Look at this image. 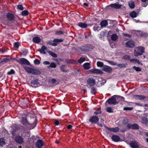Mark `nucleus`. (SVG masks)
I'll use <instances>...</instances> for the list:
<instances>
[{"instance_id": "49530a36", "label": "nucleus", "mask_w": 148, "mask_h": 148, "mask_svg": "<svg viewBox=\"0 0 148 148\" xmlns=\"http://www.w3.org/2000/svg\"><path fill=\"white\" fill-rule=\"evenodd\" d=\"M107 112L109 113L113 112V110L112 108L110 107H108L106 109Z\"/></svg>"}, {"instance_id": "ea45409f", "label": "nucleus", "mask_w": 148, "mask_h": 148, "mask_svg": "<svg viewBox=\"0 0 148 148\" xmlns=\"http://www.w3.org/2000/svg\"><path fill=\"white\" fill-rule=\"evenodd\" d=\"M52 42L53 41L52 40H50L47 42V44H49L54 46H56L57 45V43L54 42L53 43Z\"/></svg>"}, {"instance_id": "7c9ffc66", "label": "nucleus", "mask_w": 148, "mask_h": 148, "mask_svg": "<svg viewBox=\"0 0 148 148\" xmlns=\"http://www.w3.org/2000/svg\"><path fill=\"white\" fill-rule=\"evenodd\" d=\"M130 15L132 18H135L137 16V14L135 11H133L130 13Z\"/></svg>"}, {"instance_id": "338daca9", "label": "nucleus", "mask_w": 148, "mask_h": 148, "mask_svg": "<svg viewBox=\"0 0 148 148\" xmlns=\"http://www.w3.org/2000/svg\"><path fill=\"white\" fill-rule=\"evenodd\" d=\"M137 59H130V62L134 63V62H136Z\"/></svg>"}, {"instance_id": "a211bd4d", "label": "nucleus", "mask_w": 148, "mask_h": 148, "mask_svg": "<svg viewBox=\"0 0 148 148\" xmlns=\"http://www.w3.org/2000/svg\"><path fill=\"white\" fill-rule=\"evenodd\" d=\"M36 146L38 148H42L44 145V143L42 140H38L35 144Z\"/></svg>"}, {"instance_id": "ddd939ff", "label": "nucleus", "mask_w": 148, "mask_h": 148, "mask_svg": "<svg viewBox=\"0 0 148 148\" xmlns=\"http://www.w3.org/2000/svg\"><path fill=\"white\" fill-rule=\"evenodd\" d=\"M122 5H121L118 3H112L107 6V8L109 9H110V8H112L116 9H119L121 8Z\"/></svg>"}, {"instance_id": "a19ab883", "label": "nucleus", "mask_w": 148, "mask_h": 148, "mask_svg": "<svg viewBox=\"0 0 148 148\" xmlns=\"http://www.w3.org/2000/svg\"><path fill=\"white\" fill-rule=\"evenodd\" d=\"M97 89L94 87H92L91 88V93L94 95H95L96 93Z\"/></svg>"}, {"instance_id": "79ce46f5", "label": "nucleus", "mask_w": 148, "mask_h": 148, "mask_svg": "<svg viewBox=\"0 0 148 148\" xmlns=\"http://www.w3.org/2000/svg\"><path fill=\"white\" fill-rule=\"evenodd\" d=\"M101 111L100 108H98L96 111L94 112V114L96 115H97L98 114H101Z\"/></svg>"}, {"instance_id": "a878e982", "label": "nucleus", "mask_w": 148, "mask_h": 148, "mask_svg": "<svg viewBox=\"0 0 148 148\" xmlns=\"http://www.w3.org/2000/svg\"><path fill=\"white\" fill-rule=\"evenodd\" d=\"M77 25L82 28H86L88 27V25L87 24L82 22L79 23Z\"/></svg>"}, {"instance_id": "c9c22d12", "label": "nucleus", "mask_w": 148, "mask_h": 148, "mask_svg": "<svg viewBox=\"0 0 148 148\" xmlns=\"http://www.w3.org/2000/svg\"><path fill=\"white\" fill-rule=\"evenodd\" d=\"M56 67V65L54 62H51L49 66H47L48 68H55Z\"/></svg>"}, {"instance_id": "8fccbe9b", "label": "nucleus", "mask_w": 148, "mask_h": 148, "mask_svg": "<svg viewBox=\"0 0 148 148\" xmlns=\"http://www.w3.org/2000/svg\"><path fill=\"white\" fill-rule=\"evenodd\" d=\"M15 72L14 71L13 69H11L10 71H9L7 72V74L8 75H11L14 74Z\"/></svg>"}, {"instance_id": "a18cd8bd", "label": "nucleus", "mask_w": 148, "mask_h": 148, "mask_svg": "<svg viewBox=\"0 0 148 148\" xmlns=\"http://www.w3.org/2000/svg\"><path fill=\"white\" fill-rule=\"evenodd\" d=\"M97 66L99 67H103L104 65L103 62L100 61H98L97 62Z\"/></svg>"}, {"instance_id": "603ef678", "label": "nucleus", "mask_w": 148, "mask_h": 148, "mask_svg": "<svg viewBox=\"0 0 148 148\" xmlns=\"http://www.w3.org/2000/svg\"><path fill=\"white\" fill-rule=\"evenodd\" d=\"M14 45L15 47L18 48L20 45V43L19 42H16L14 43Z\"/></svg>"}, {"instance_id": "0e129e2a", "label": "nucleus", "mask_w": 148, "mask_h": 148, "mask_svg": "<svg viewBox=\"0 0 148 148\" xmlns=\"http://www.w3.org/2000/svg\"><path fill=\"white\" fill-rule=\"evenodd\" d=\"M28 53V51L27 50H26V49H25V50H24L23 52V55L24 56H26L27 55V54Z\"/></svg>"}, {"instance_id": "aec40b11", "label": "nucleus", "mask_w": 148, "mask_h": 148, "mask_svg": "<svg viewBox=\"0 0 148 148\" xmlns=\"http://www.w3.org/2000/svg\"><path fill=\"white\" fill-rule=\"evenodd\" d=\"M6 18L10 21H12L14 20L15 16L13 14L11 13H8L5 16Z\"/></svg>"}, {"instance_id": "20e7f679", "label": "nucleus", "mask_w": 148, "mask_h": 148, "mask_svg": "<svg viewBox=\"0 0 148 148\" xmlns=\"http://www.w3.org/2000/svg\"><path fill=\"white\" fill-rule=\"evenodd\" d=\"M145 51V48L143 47H136L134 50V53L135 56L142 55Z\"/></svg>"}, {"instance_id": "f3484780", "label": "nucleus", "mask_w": 148, "mask_h": 148, "mask_svg": "<svg viewBox=\"0 0 148 148\" xmlns=\"http://www.w3.org/2000/svg\"><path fill=\"white\" fill-rule=\"evenodd\" d=\"M104 127L108 130L110 131L113 132H117L119 130V128L118 127H116L114 128L109 127L105 125H104Z\"/></svg>"}, {"instance_id": "f704fd0d", "label": "nucleus", "mask_w": 148, "mask_h": 148, "mask_svg": "<svg viewBox=\"0 0 148 148\" xmlns=\"http://www.w3.org/2000/svg\"><path fill=\"white\" fill-rule=\"evenodd\" d=\"M142 122L143 123L147 125L148 124V119L145 117H143L142 119Z\"/></svg>"}, {"instance_id": "c03bdc74", "label": "nucleus", "mask_w": 148, "mask_h": 148, "mask_svg": "<svg viewBox=\"0 0 148 148\" xmlns=\"http://www.w3.org/2000/svg\"><path fill=\"white\" fill-rule=\"evenodd\" d=\"M122 59L123 60H130V56H129L125 55L123 57Z\"/></svg>"}, {"instance_id": "c756f323", "label": "nucleus", "mask_w": 148, "mask_h": 148, "mask_svg": "<svg viewBox=\"0 0 148 148\" xmlns=\"http://www.w3.org/2000/svg\"><path fill=\"white\" fill-rule=\"evenodd\" d=\"M129 6L132 9H134L135 7V4L134 2L131 1L129 2Z\"/></svg>"}, {"instance_id": "2eb2a0df", "label": "nucleus", "mask_w": 148, "mask_h": 148, "mask_svg": "<svg viewBox=\"0 0 148 148\" xmlns=\"http://www.w3.org/2000/svg\"><path fill=\"white\" fill-rule=\"evenodd\" d=\"M14 140L17 143L21 144L24 142V138L18 135L15 137Z\"/></svg>"}, {"instance_id": "bb28decb", "label": "nucleus", "mask_w": 148, "mask_h": 148, "mask_svg": "<svg viewBox=\"0 0 148 148\" xmlns=\"http://www.w3.org/2000/svg\"><path fill=\"white\" fill-rule=\"evenodd\" d=\"M83 66L84 69L86 70H88L91 67L90 63L88 62H86L84 64Z\"/></svg>"}, {"instance_id": "1a4fd4ad", "label": "nucleus", "mask_w": 148, "mask_h": 148, "mask_svg": "<svg viewBox=\"0 0 148 148\" xmlns=\"http://www.w3.org/2000/svg\"><path fill=\"white\" fill-rule=\"evenodd\" d=\"M116 96L114 95L112 96L111 98L109 99L106 101V102L110 104H113L116 105L119 103L118 101H116Z\"/></svg>"}, {"instance_id": "bf43d9fd", "label": "nucleus", "mask_w": 148, "mask_h": 148, "mask_svg": "<svg viewBox=\"0 0 148 148\" xmlns=\"http://www.w3.org/2000/svg\"><path fill=\"white\" fill-rule=\"evenodd\" d=\"M128 122V119L127 118H124L123 121V123L124 125H125L127 124Z\"/></svg>"}, {"instance_id": "4be33fe9", "label": "nucleus", "mask_w": 148, "mask_h": 148, "mask_svg": "<svg viewBox=\"0 0 148 148\" xmlns=\"http://www.w3.org/2000/svg\"><path fill=\"white\" fill-rule=\"evenodd\" d=\"M112 140L114 142H118L120 141L121 138L119 136L116 135H113L111 137Z\"/></svg>"}, {"instance_id": "f257e3e1", "label": "nucleus", "mask_w": 148, "mask_h": 148, "mask_svg": "<svg viewBox=\"0 0 148 148\" xmlns=\"http://www.w3.org/2000/svg\"><path fill=\"white\" fill-rule=\"evenodd\" d=\"M12 131L11 134L13 136L16 135L17 132L18 131L22 132L25 130L24 127L19 124H13L12 126Z\"/></svg>"}, {"instance_id": "864d4df0", "label": "nucleus", "mask_w": 148, "mask_h": 148, "mask_svg": "<svg viewBox=\"0 0 148 148\" xmlns=\"http://www.w3.org/2000/svg\"><path fill=\"white\" fill-rule=\"evenodd\" d=\"M133 109V107H126L123 108V110H131Z\"/></svg>"}, {"instance_id": "4468645a", "label": "nucleus", "mask_w": 148, "mask_h": 148, "mask_svg": "<svg viewBox=\"0 0 148 148\" xmlns=\"http://www.w3.org/2000/svg\"><path fill=\"white\" fill-rule=\"evenodd\" d=\"M21 123L24 125L27 126V128L29 129V122L27 120L26 117H22Z\"/></svg>"}, {"instance_id": "13d9d810", "label": "nucleus", "mask_w": 148, "mask_h": 148, "mask_svg": "<svg viewBox=\"0 0 148 148\" xmlns=\"http://www.w3.org/2000/svg\"><path fill=\"white\" fill-rule=\"evenodd\" d=\"M108 62L111 65H116L117 63L112 61H108Z\"/></svg>"}, {"instance_id": "37998d69", "label": "nucleus", "mask_w": 148, "mask_h": 148, "mask_svg": "<svg viewBox=\"0 0 148 148\" xmlns=\"http://www.w3.org/2000/svg\"><path fill=\"white\" fill-rule=\"evenodd\" d=\"M29 12L27 10H25L22 11L21 12V14L23 16H26L28 15Z\"/></svg>"}, {"instance_id": "69168bd1", "label": "nucleus", "mask_w": 148, "mask_h": 148, "mask_svg": "<svg viewBox=\"0 0 148 148\" xmlns=\"http://www.w3.org/2000/svg\"><path fill=\"white\" fill-rule=\"evenodd\" d=\"M97 32H99V31H100V30H101V29H102L101 26L100 27L98 26V25L97 24Z\"/></svg>"}, {"instance_id": "f8f14e48", "label": "nucleus", "mask_w": 148, "mask_h": 148, "mask_svg": "<svg viewBox=\"0 0 148 148\" xmlns=\"http://www.w3.org/2000/svg\"><path fill=\"white\" fill-rule=\"evenodd\" d=\"M16 61L21 65L26 64L29 65L30 63L26 59L23 58H21L19 60H16Z\"/></svg>"}, {"instance_id": "412c9836", "label": "nucleus", "mask_w": 148, "mask_h": 148, "mask_svg": "<svg viewBox=\"0 0 148 148\" xmlns=\"http://www.w3.org/2000/svg\"><path fill=\"white\" fill-rule=\"evenodd\" d=\"M106 82V80L103 79L101 78H99L98 79L97 84L99 87L102 86Z\"/></svg>"}, {"instance_id": "72a5a7b5", "label": "nucleus", "mask_w": 148, "mask_h": 148, "mask_svg": "<svg viewBox=\"0 0 148 148\" xmlns=\"http://www.w3.org/2000/svg\"><path fill=\"white\" fill-rule=\"evenodd\" d=\"M10 59L9 58H3L0 61V63H2L3 62H10Z\"/></svg>"}, {"instance_id": "6e6d98bb", "label": "nucleus", "mask_w": 148, "mask_h": 148, "mask_svg": "<svg viewBox=\"0 0 148 148\" xmlns=\"http://www.w3.org/2000/svg\"><path fill=\"white\" fill-rule=\"evenodd\" d=\"M17 8L20 10H23L24 9L23 6L22 5L20 4H19L17 5Z\"/></svg>"}, {"instance_id": "473e14b6", "label": "nucleus", "mask_w": 148, "mask_h": 148, "mask_svg": "<svg viewBox=\"0 0 148 148\" xmlns=\"http://www.w3.org/2000/svg\"><path fill=\"white\" fill-rule=\"evenodd\" d=\"M5 144V142L4 138H0V146L3 147Z\"/></svg>"}, {"instance_id": "c85d7f7f", "label": "nucleus", "mask_w": 148, "mask_h": 148, "mask_svg": "<svg viewBox=\"0 0 148 148\" xmlns=\"http://www.w3.org/2000/svg\"><path fill=\"white\" fill-rule=\"evenodd\" d=\"M65 62L68 64H76L77 63V61L74 60L66 59Z\"/></svg>"}, {"instance_id": "423d86ee", "label": "nucleus", "mask_w": 148, "mask_h": 148, "mask_svg": "<svg viewBox=\"0 0 148 148\" xmlns=\"http://www.w3.org/2000/svg\"><path fill=\"white\" fill-rule=\"evenodd\" d=\"M40 80L36 78H34L32 80L31 82V86L34 88H36L40 86L41 84H40Z\"/></svg>"}, {"instance_id": "de8ad7c7", "label": "nucleus", "mask_w": 148, "mask_h": 148, "mask_svg": "<svg viewBox=\"0 0 148 148\" xmlns=\"http://www.w3.org/2000/svg\"><path fill=\"white\" fill-rule=\"evenodd\" d=\"M49 53L53 58H56L57 57V55L56 53L51 51H50Z\"/></svg>"}, {"instance_id": "cd10ccee", "label": "nucleus", "mask_w": 148, "mask_h": 148, "mask_svg": "<svg viewBox=\"0 0 148 148\" xmlns=\"http://www.w3.org/2000/svg\"><path fill=\"white\" fill-rule=\"evenodd\" d=\"M41 41V39L38 36H36L34 37L33 39V42L36 43H38L40 42Z\"/></svg>"}, {"instance_id": "5701e85b", "label": "nucleus", "mask_w": 148, "mask_h": 148, "mask_svg": "<svg viewBox=\"0 0 148 148\" xmlns=\"http://www.w3.org/2000/svg\"><path fill=\"white\" fill-rule=\"evenodd\" d=\"M89 71L92 73L97 74H101L102 73L100 70L96 69H91Z\"/></svg>"}, {"instance_id": "9d476101", "label": "nucleus", "mask_w": 148, "mask_h": 148, "mask_svg": "<svg viewBox=\"0 0 148 148\" xmlns=\"http://www.w3.org/2000/svg\"><path fill=\"white\" fill-rule=\"evenodd\" d=\"M99 117L96 116H93L90 117L89 121L92 124L97 123L99 121Z\"/></svg>"}, {"instance_id": "09e8293b", "label": "nucleus", "mask_w": 148, "mask_h": 148, "mask_svg": "<svg viewBox=\"0 0 148 148\" xmlns=\"http://www.w3.org/2000/svg\"><path fill=\"white\" fill-rule=\"evenodd\" d=\"M86 59L85 58L81 57L78 60V62L79 63H81L85 61Z\"/></svg>"}, {"instance_id": "6ab92c4d", "label": "nucleus", "mask_w": 148, "mask_h": 148, "mask_svg": "<svg viewBox=\"0 0 148 148\" xmlns=\"http://www.w3.org/2000/svg\"><path fill=\"white\" fill-rule=\"evenodd\" d=\"M102 70L108 73H111L112 71V68L109 66L104 65L102 68Z\"/></svg>"}, {"instance_id": "9b49d317", "label": "nucleus", "mask_w": 148, "mask_h": 148, "mask_svg": "<svg viewBox=\"0 0 148 148\" xmlns=\"http://www.w3.org/2000/svg\"><path fill=\"white\" fill-rule=\"evenodd\" d=\"M129 145L132 148H142L140 147L138 143L135 140L130 141Z\"/></svg>"}, {"instance_id": "e2e57ef3", "label": "nucleus", "mask_w": 148, "mask_h": 148, "mask_svg": "<svg viewBox=\"0 0 148 148\" xmlns=\"http://www.w3.org/2000/svg\"><path fill=\"white\" fill-rule=\"evenodd\" d=\"M112 34V32L111 31H110L108 32L107 34V36L108 37L111 36Z\"/></svg>"}, {"instance_id": "680f3d73", "label": "nucleus", "mask_w": 148, "mask_h": 148, "mask_svg": "<svg viewBox=\"0 0 148 148\" xmlns=\"http://www.w3.org/2000/svg\"><path fill=\"white\" fill-rule=\"evenodd\" d=\"M123 36L127 37L129 38L132 37V36L131 35H130V34H125V33H123Z\"/></svg>"}, {"instance_id": "3c124183", "label": "nucleus", "mask_w": 148, "mask_h": 148, "mask_svg": "<svg viewBox=\"0 0 148 148\" xmlns=\"http://www.w3.org/2000/svg\"><path fill=\"white\" fill-rule=\"evenodd\" d=\"M133 68L136 71L139 72L141 71V68L139 67H136L134 66H133Z\"/></svg>"}, {"instance_id": "052dcab7", "label": "nucleus", "mask_w": 148, "mask_h": 148, "mask_svg": "<svg viewBox=\"0 0 148 148\" xmlns=\"http://www.w3.org/2000/svg\"><path fill=\"white\" fill-rule=\"evenodd\" d=\"M34 63L35 64L38 65L40 63V62L38 59H36L34 61Z\"/></svg>"}, {"instance_id": "b1692460", "label": "nucleus", "mask_w": 148, "mask_h": 148, "mask_svg": "<svg viewBox=\"0 0 148 148\" xmlns=\"http://www.w3.org/2000/svg\"><path fill=\"white\" fill-rule=\"evenodd\" d=\"M108 21L106 20H102L99 24L102 28L108 25Z\"/></svg>"}, {"instance_id": "7ed1b4c3", "label": "nucleus", "mask_w": 148, "mask_h": 148, "mask_svg": "<svg viewBox=\"0 0 148 148\" xmlns=\"http://www.w3.org/2000/svg\"><path fill=\"white\" fill-rule=\"evenodd\" d=\"M30 120L29 122V130H32L34 128L37 124L38 120L37 118L34 115L31 114Z\"/></svg>"}, {"instance_id": "6e6552de", "label": "nucleus", "mask_w": 148, "mask_h": 148, "mask_svg": "<svg viewBox=\"0 0 148 148\" xmlns=\"http://www.w3.org/2000/svg\"><path fill=\"white\" fill-rule=\"evenodd\" d=\"M128 129H132L134 130H138L139 129V126L136 123H127L126 125Z\"/></svg>"}, {"instance_id": "4c0bfd02", "label": "nucleus", "mask_w": 148, "mask_h": 148, "mask_svg": "<svg viewBox=\"0 0 148 148\" xmlns=\"http://www.w3.org/2000/svg\"><path fill=\"white\" fill-rule=\"evenodd\" d=\"M65 65H62L60 67V70H61V71L63 72H68V71L67 70H65Z\"/></svg>"}, {"instance_id": "58836bf2", "label": "nucleus", "mask_w": 148, "mask_h": 148, "mask_svg": "<svg viewBox=\"0 0 148 148\" xmlns=\"http://www.w3.org/2000/svg\"><path fill=\"white\" fill-rule=\"evenodd\" d=\"M63 40L62 38H56L53 40V42L54 43H57L58 42H61L63 41Z\"/></svg>"}, {"instance_id": "5fc2aeb1", "label": "nucleus", "mask_w": 148, "mask_h": 148, "mask_svg": "<svg viewBox=\"0 0 148 148\" xmlns=\"http://www.w3.org/2000/svg\"><path fill=\"white\" fill-rule=\"evenodd\" d=\"M64 33L63 31H57L56 32L55 34L56 35H61L63 34Z\"/></svg>"}, {"instance_id": "774afa93", "label": "nucleus", "mask_w": 148, "mask_h": 148, "mask_svg": "<svg viewBox=\"0 0 148 148\" xmlns=\"http://www.w3.org/2000/svg\"><path fill=\"white\" fill-rule=\"evenodd\" d=\"M72 126L71 125H68L67 127V128L68 130H70L71 129L72 127Z\"/></svg>"}, {"instance_id": "dca6fc26", "label": "nucleus", "mask_w": 148, "mask_h": 148, "mask_svg": "<svg viewBox=\"0 0 148 148\" xmlns=\"http://www.w3.org/2000/svg\"><path fill=\"white\" fill-rule=\"evenodd\" d=\"M125 46L127 48H133L135 46V43L134 41L130 40L125 43Z\"/></svg>"}, {"instance_id": "393cba45", "label": "nucleus", "mask_w": 148, "mask_h": 148, "mask_svg": "<svg viewBox=\"0 0 148 148\" xmlns=\"http://www.w3.org/2000/svg\"><path fill=\"white\" fill-rule=\"evenodd\" d=\"M134 97L137 98V99L142 100H144L146 99V98H147V96L142 95H135L134 96Z\"/></svg>"}, {"instance_id": "e433bc0d", "label": "nucleus", "mask_w": 148, "mask_h": 148, "mask_svg": "<svg viewBox=\"0 0 148 148\" xmlns=\"http://www.w3.org/2000/svg\"><path fill=\"white\" fill-rule=\"evenodd\" d=\"M127 65V64H117L116 66L119 67L120 68H126V65Z\"/></svg>"}, {"instance_id": "f03ea898", "label": "nucleus", "mask_w": 148, "mask_h": 148, "mask_svg": "<svg viewBox=\"0 0 148 148\" xmlns=\"http://www.w3.org/2000/svg\"><path fill=\"white\" fill-rule=\"evenodd\" d=\"M23 67L26 71L29 73H31L34 75H39L41 73L40 71L38 69L30 68L25 66H23Z\"/></svg>"}, {"instance_id": "39448f33", "label": "nucleus", "mask_w": 148, "mask_h": 148, "mask_svg": "<svg viewBox=\"0 0 148 148\" xmlns=\"http://www.w3.org/2000/svg\"><path fill=\"white\" fill-rule=\"evenodd\" d=\"M94 48V46L91 45L86 44L81 46L79 49L82 51L88 52L91 51Z\"/></svg>"}, {"instance_id": "2f4dec72", "label": "nucleus", "mask_w": 148, "mask_h": 148, "mask_svg": "<svg viewBox=\"0 0 148 148\" xmlns=\"http://www.w3.org/2000/svg\"><path fill=\"white\" fill-rule=\"evenodd\" d=\"M118 38V36L116 34H113L111 35V39L112 40L115 41Z\"/></svg>"}, {"instance_id": "4d7b16f0", "label": "nucleus", "mask_w": 148, "mask_h": 148, "mask_svg": "<svg viewBox=\"0 0 148 148\" xmlns=\"http://www.w3.org/2000/svg\"><path fill=\"white\" fill-rule=\"evenodd\" d=\"M148 36V34L147 33H141L140 34V36L142 37H145Z\"/></svg>"}, {"instance_id": "0eeeda50", "label": "nucleus", "mask_w": 148, "mask_h": 148, "mask_svg": "<svg viewBox=\"0 0 148 148\" xmlns=\"http://www.w3.org/2000/svg\"><path fill=\"white\" fill-rule=\"evenodd\" d=\"M94 77V76L93 77H89L87 80V85L90 87H92L96 84V79Z\"/></svg>"}]
</instances>
